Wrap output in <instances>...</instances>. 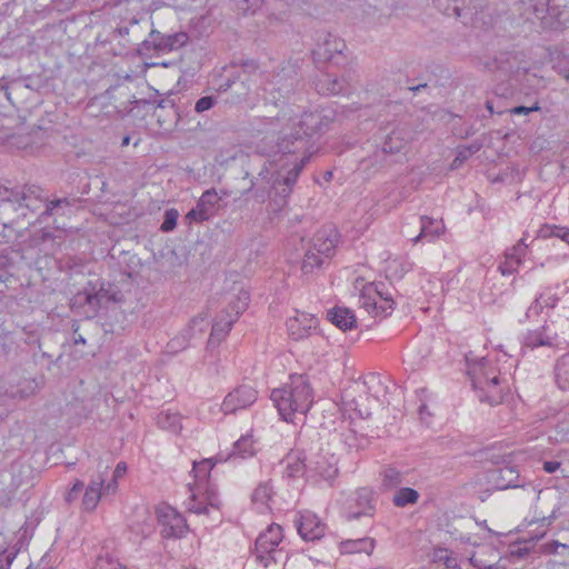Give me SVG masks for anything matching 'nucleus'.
<instances>
[{
  "mask_svg": "<svg viewBox=\"0 0 569 569\" xmlns=\"http://www.w3.org/2000/svg\"><path fill=\"white\" fill-rule=\"evenodd\" d=\"M317 320L309 315L302 313L300 317L290 318L287 321V329L290 337L295 340L303 339L311 335L316 329Z\"/></svg>",
  "mask_w": 569,
  "mask_h": 569,
  "instance_id": "22",
  "label": "nucleus"
},
{
  "mask_svg": "<svg viewBox=\"0 0 569 569\" xmlns=\"http://www.w3.org/2000/svg\"><path fill=\"white\" fill-rule=\"evenodd\" d=\"M44 201L42 189L38 186H26L19 194L16 196L18 208H27L30 211H37L39 206H33L32 201Z\"/></svg>",
  "mask_w": 569,
  "mask_h": 569,
  "instance_id": "31",
  "label": "nucleus"
},
{
  "mask_svg": "<svg viewBox=\"0 0 569 569\" xmlns=\"http://www.w3.org/2000/svg\"><path fill=\"white\" fill-rule=\"evenodd\" d=\"M298 60L281 63L271 74L264 90L271 96V101L277 104L292 93L299 82Z\"/></svg>",
  "mask_w": 569,
  "mask_h": 569,
  "instance_id": "5",
  "label": "nucleus"
},
{
  "mask_svg": "<svg viewBox=\"0 0 569 569\" xmlns=\"http://www.w3.org/2000/svg\"><path fill=\"white\" fill-rule=\"evenodd\" d=\"M343 552H366L370 555L375 549V540L371 538L350 539L341 543Z\"/></svg>",
  "mask_w": 569,
  "mask_h": 569,
  "instance_id": "34",
  "label": "nucleus"
},
{
  "mask_svg": "<svg viewBox=\"0 0 569 569\" xmlns=\"http://www.w3.org/2000/svg\"><path fill=\"white\" fill-rule=\"evenodd\" d=\"M250 301V295L246 290H240L238 296L229 302L228 309L226 311H229L232 318H236V320L239 318V316L248 308Z\"/></svg>",
  "mask_w": 569,
  "mask_h": 569,
  "instance_id": "39",
  "label": "nucleus"
},
{
  "mask_svg": "<svg viewBox=\"0 0 569 569\" xmlns=\"http://www.w3.org/2000/svg\"><path fill=\"white\" fill-rule=\"evenodd\" d=\"M561 547V548H567V545L565 543H560L556 540L551 541V542H548V543H545L542 546V551L545 553H556L557 552V549Z\"/></svg>",
  "mask_w": 569,
  "mask_h": 569,
  "instance_id": "61",
  "label": "nucleus"
},
{
  "mask_svg": "<svg viewBox=\"0 0 569 569\" xmlns=\"http://www.w3.org/2000/svg\"><path fill=\"white\" fill-rule=\"evenodd\" d=\"M323 261L325 258L310 246L305 253L301 270L303 273H311L316 268L321 267Z\"/></svg>",
  "mask_w": 569,
  "mask_h": 569,
  "instance_id": "41",
  "label": "nucleus"
},
{
  "mask_svg": "<svg viewBox=\"0 0 569 569\" xmlns=\"http://www.w3.org/2000/svg\"><path fill=\"white\" fill-rule=\"evenodd\" d=\"M74 201L76 200H70L68 198H61V199H56V200L49 201L48 203H46V209L42 212V216H50L53 213H58L59 210H62L61 214H64V208L72 207Z\"/></svg>",
  "mask_w": 569,
  "mask_h": 569,
  "instance_id": "44",
  "label": "nucleus"
},
{
  "mask_svg": "<svg viewBox=\"0 0 569 569\" xmlns=\"http://www.w3.org/2000/svg\"><path fill=\"white\" fill-rule=\"evenodd\" d=\"M435 556L438 561H442L449 569L458 567L457 559L452 557L447 549L437 550Z\"/></svg>",
  "mask_w": 569,
  "mask_h": 569,
  "instance_id": "53",
  "label": "nucleus"
},
{
  "mask_svg": "<svg viewBox=\"0 0 569 569\" xmlns=\"http://www.w3.org/2000/svg\"><path fill=\"white\" fill-rule=\"evenodd\" d=\"M538 110H540V107L536 103L532 107H525V106L515 107L510 110V112L513 114H529L530 112L538 111Z\"/></svg>",
  "mask_w": 569,
  "mask_h": 569,
  "instance_id": "59",
  "label": "nucleus"
},
{
  "mask_svg": "<svg viewBox=\"0 0 569 569\" xmlns=\"http://www.w3.org/2000/svg\"><path fill=\"white\" fill-rule=\"evenodd\" d=\"M487 481L496 490H506L509 488H519L525 486V482L520 481L518 469L513 466H505L489 470L487 472Z\"/></svg>",
  "mask_w": 569,
  "mask_h": 569,
  "instance_id": "17",
  "label": "nucleus"
},
{
  "mask_svg": "<svg viewBox=\"0 0 569 569\" xmlns=\"http://www.w3.org/2000/svg\"><path fill=\"white\" fill-rule=\"evenodd\" d=\"M340 72H333V68L327 67L316 80V90L323 96L346 94L350 90L355 79V70L351 67H337Z\"/></svg>",
  "mask_w": 569,
  "mask_h": 569,
  "instance_id": "7",
  "label": "nucleus"
},
{
  "mask_svg": "<svg viewBox=\"0 0 569 569\" xmlns=\"http://www.w3.org/2000/svg\"><path fill=\"white\" fill-rule=\"evenodd\" d=\"M557 347V335H549L548 328L542 326L540 329L528 331L523 338V347L535 349L538 347Z\"/></svg>",
  "mask_w": 569,
  "mask_h": 569,
  "instance_id": "28",
  "label": "nucleus"
},
{
  "mask_svg": "<svg viewBox=\"0 0 569 569\" xmlns=\"http://www.w3.org/2000/svg\"><path fill=\"white\" fill-rule=\"evenodd\" d=\"M539 236L547 238V237H556L559 238L566 242H569V230L567 228L557 227V226H543L539 230Z\"/></svg>",
  "mask_w": 569,
  "mask_h": 569,
  "instance_id": "47",
  "label": "nucleus"
},
{
  "mask_svg": "<svg viewBox=\"0 0 569 569\" xmlns=\"http://www.w3.org/2000/svg\"><path fill=\"white\" fill-rule=\"evenodd\" d=\"M516 10L527 21L540 20L543 26H551L548 16L555 13L556 9L549 6V0H518Z\"/></svg>",
  "mask_w": 569,
  "mask_h": 569,
  "instance_id": "12",
  "label": "nucleus"
},
{
  "mask_svg": "<svg viewBox=\"0 0 569 569\" xmlns=\"http://www.w3.org/2000/svg\"><path fill=\"white\" fill-rule=\"evenodd\" d=\"M411 270V264L403 260H392L388 263L387 271L393 278H402L408 271Z\"/></svg>",
  "mask_w": 569,
  "mask_h": 569,
  "instance_id": "48",
  "label": "nucleus"
},
{
  "mask_svg": "<svg viewBox=\"0 0 569 569\" xmlns=\"http://www.w3.org/2000/svg\"><path fill=\"white\" fill-rule=\"evenodd\" d=\"M486 67L491 71H500L505 76H510L519 70L520 60L517 53L506 51L487 62Z\"/></svg>",
  "mask_w": 569,
  "mask_h": 569,
  "instance_id": "23",
  "label": "nucleus"
},
{
  "mask_svg": "<svg viewBox=\"0 0 569 569\" xmlns=\"http://www.w3.org/2000/svg\"><path fill=\"white\" fill-rule=\"evenodd\" d=\"M257 397V391L252 387L241 385L226 396L221 409L226 415L234 413L253 405Z\"/></svg>",
  "mask_w": 569,
  "mask_h": 569,
  "instance_id": "14",
  "label": "nucleus"
},
{
  "mask_svg": "<svg viewBox=\"0 0 569 569\" xmlns=\"http://www.w3.org/2000/svg\"><path fill=\"white\" fill-rule=\"evenodd\" d=\"M330 122L331 118L322 112L310 111L303 112L297 122L283 128L277 138L273 153L293 156L301 152L302 157H295L289 170H279L270 178L261 171L257 178L251 179L250 187L242 194L251 192L261 203L270 198L268 210L274 214L280 212L287 206L300 172L313 153L311 140L325 133Z\"/></svg>",
  "mask_w": 569,
  "mask_h": 569,
  "instance_id": "1",
  "label": "nucleus"
},
{
  "mask_svg": "<svg viewBox=\"0 0 569 569\" xmlns=\"http://www.w3.org/2000/svg\"><path fill=\"white\" fill-rule=\"evenodd\" d=\"M119 291H114L110 283H100L99 288L96 283L88 282V286L79 291L72 299V306L88 305L91 313L94 316L99 309L107 306L109 302L119 300Z\"/></svg>",
  "mask_w": 569,
  "mask_h": 569,
  "instance_id": "8",
  "label": "nucleus"
},
{
  "mask_svg": "<svg viewBox=\"0 0 569 569\" xmlns=\"http://www.w3.org/2000/svg\"><path fill=\"white\" fill-rule=\"evenodd\" d=\"M83 488V482L81 480H76L72 488L66 495L67 503H72L74 500H77L80 493L82 492Z\"/></svg>",
  "mask_w": 569,
  "mask_h": 569,
  "instance_id": "55",
  "label": "nucleus"
},
{
  "mask_svg": "<svg viewBox=\"0 0 569 569\" xmlns=\"http://www.w3.org/2000/svg\"><path fill=\"white\" fill-rule=\"evenodd\" d=\"M178 212L174 209L164 212V220L161 224V230L164 232L171 231L177 226Z\"/></svg>",
  "mask_w": 569,
  "mask_h": 569,
  "instance_id": "52",
  "label": "nucleus"
},
{
  "mask_svg": "<svg viewBox=\"0 0 569 569\" xmlns=\"http://www.w3.org/2000/svg\"><path fill=\"white\" fill-rule=\"evenodd\" d=\"M217 103V98H214L213 96H204V97H201L200 99H198L196 101V104H194V111L197 113H203L208 110H210L211 108H213Z\"/></svg>",
  "mask_w": 569,
  "mask_h": 569,
  "instance_id": "50",
  "label": "nucleus"
},
{
  "mask_svg": "<svg viewBox=\"0 0 569 569\" xmlns=\"http://www.w3.org/2000/svg\"><path fill=\"white\" fill-rule=\"evenodd\" d=\"M359 302L369 313L385 318L395 308L393 295L385 282H372L363 287Z\"/></svg>",
  "mask_w": 569,
  "mask_h": 569,
  "instance_id": "6",
  "label": "nucleus"
},
{
  "mask_svg": "<svg viewBox=\"0 0 569 569\" xmlns=\"http://www.w3.org/2000/svg\"><path fill=\"white\" fill-rule=\"evenodd\" d=\"M283 533L281 526L271 523L262 531L254 541V547L251 553L256 561L268 567L271 562H278L286 559L283 553L282 542Z\"/></svg>",
  "mask_w": 569,
  "mask_h": 569,
  "instance_id": "4",
  "label": "nucleus"
},
{
  "mask_svg": "<svg viewBox=\"0 0 569 569\" xmlns=\"http://www.w3.org/2000/svg\"><path fill=\"white\" fill-rule=\"evenodd\" d=\"M189 490L191 495L187 501V508L190 512L197 515H209L210 510L220 509L221 502L219 501L218 506H212L209 501L206 490L199 492L196 488L191 487V485H189Z\"/></svg>",
  "mask_w": 569,
  "mask_h": 569,
  "instance_id": "24",
  "label": "nucleus"
},
{
  "mask_svg": "<svg viewBox=\"0 0 569 569\" xmlns=\"http://www.w3.org/2000/svg\"><path fill=\"white\" fill-rule=\"evenodd\" d=\"M296 523L299 535L305 540L315 541L325 535V523L315 513L305 512L300 515Z\"/></svg>",
  "mask_w": 569,
  "mask_h": 569,
  "instance_id": "19",
  "label": "nucleus"
},
{
  "mask_svg": "<svg viewBox=\"0 0 569 569\" xmlns=\"http://www.w3.org/2000/svg\"><path fill=\"white\" fill-rule=\"evenodd\" d=\"M236 318H232L229 311L221 312L212 325L209 343L220 342L230 331Z\"/></svg>",
  "mask_w": 569,
  "mask_h": 569,
  "instance_id": "32",
  "label": "nucleus"
},
{
  "mask_svg": "<svg viewBox=\"0 0 569 569\" xmlns=\"http://www.w3.org/2000/svg\"><path fill=\"white\" fill-rule=\"evenodd\" d=\"M496 371V367L486 362H481L468 371L479 401L490 406L498 405L503 399L502 390L499 387L500 378Z\"/></svg>",
  "mask_w": 569,
  "mask_h": 569,
  "instance_id": "3",
  "label": "nucleus"
},
{
  "mask_svg": "<svg viewBox=\"0 0 569 569\" xmlns=\"http://www.w3.org/2000/svg\"><path fill=\"white\" fill-rule=\"evenodd\" d=\"M347 46L345 41L328 33L321 42L312 50L316 62H325L329 68L349 66V58L345 53Z\"/></svg>",
  "mask_w": 569,
  "mask_h": 569,
  "instance_id": "9",
  "label": "nucleus"
},
{
  "mask_svg": "<svg viewBox=\"0 0 569 569\" xmlns=\"http://www.w3.org/2000/svg\"><path fill=\"white\" fill-rule=\"evenodd\" d=\"M156 513L163 538H181L187 532L186 519L171 506L162 503L157 507Z\"/></svg>",
  "mask_w": 569,
  "mask_h": 569,
  "instance_id": "11",
  "label": "nucleus"
},
{
  "mask_svg": "<svg viewBox=\"0 0 569 569\" xmlns=\"http://www.w3.org/2000/svg\"><path fill=\"white\" fill-rule=\"evenodd\" d=\"M528 248L526 234L510 249L515 257H522Z\"/></svg>",
  "mask_w": 569,
  "mask_h": 569,
  "instance_id": "58",
  "label": "nucleus"
},
{
  "mask_svg": "<svg viewBox=\"0 0 569 569\" xmlns=\"http://www.w3.org/2000/svg\"><path fill=\"white\" fill-rule=\"evenodd\" d=\"M157 109H159L166 113V114H161V113H157V111L154 112V114L158 118V122L161 127H163L164 123L167 122L166 118H169V120H173L174 123L178 122L180 114H179V111L176 108L172 100L161 99L157 104Z\"/></svg>",
  "mask_w": 569,
  "mask_h": 569,
  "instance_id": "36",
  "label": "nucleus"
},
{
  "mask_svg": "<svg viewBox=\"0 0 569 569\" xmlns=\"http://www.w3.org/2000/svg\"><path fill=\"white\" fill-rule=\"evenodd\" d=\"M92 569H129L110 555L98 556Z\"/></svg>",
  "mask_w": 569,
  "mask_h": 569,
  "instance_id": "46",
  "label": "nucleus"
},
{
  "mask_svg": "<svg viewBox=\"0 0 569 569\" xmlns=\"http://www.w3.org/2000/svg\"><path fill=\"white\" fill-rule=\"evenodd\" d=\"M187 34L183 32L174 34H162L157 30H151L149 39H146L141 43V50L149 51L153 49L156 51H172L181 47L186 40Z\"/></svg>",
  "mask_w": 569,
  "mask_h": 569,
  "instance_id": "16",
  "label": "nucleus"
},
{
  "mask_svg": "<svg viewBox=\"0 0 569 569\" xmlns=\"http://www.w3.org/2000/svg\"><path fill=\"white\" fill-rule=\"evenodd\" d=\"M221 199L222 197L218 194L214 188L206 190L199 198L196 207L188 212L186 218L194 222L209 220L216 214Z\"/></svg>",
  "mask_w": 569,
  "mask_h": 569,
  "instance_id": "15",
  "label": "nucleus"
},
{
  "mask_svg": "<svg viewBox=\"0 0 569 569\" xmlns=\"http://www.w3.org/2000/svg\"><path fill=\"white\" fill-rule=\"evenodd\" d=\"M543 309L541 297H538L526 312V317L530 319L532 316H538Z\"/></svg>",
  "mask_w": 569,
  "mask_h": 569,
  "instance_id": "57",
  "label": "nucleus"
},
{
  "mask_svg": "<svg viewBox=\"0 0 569 569\" xmlns=\"http://www.w3.org/2000/svg\"><path fill=\"white\" fill-rule=\"evenodd\" d=\"M373 492L369 488H361L356 491V507L357 510L349 511L347 515L348 520L358 519L360 517H372L375 511Z\"/></svg>",
  "mask_w": 569,
  "mask_h": 569,
  "instance_id": "21",
  "label": "nucleus"
},
{
  "mask_svg": "<svg viewBox=\"0 0 569 569\" xmlns=\"http://www.w3.org/2000/svg\"><path fill=\"white\" fill-rule=\"evenodd\" d=\"M308 475L311 478H319L325 481L331 482L338 475V468L333 456L328 458L323 455H318L315 461H310Z\"/></svg>",
  "mask_w": 569,
  "mask_h": 569,
  "instance_id": "20",
  "label": "nucleus"
},
{
  "mask_svg": "<svg viewBox=\"0 0 569 569\" xmlns=\"http://www.w3.org/2000/svg\"><path fill=\"white\" fill-rule=\"evenodd\" d=\"M16 555V552H7V550L0 551V569H9Z\"/></svg>",
  "mask_w": 569,
  "mask_h": 569,
  "instance_id": "56",
  "label": "nucleus"
},
{
  "mask_svg": "<svg viewBox=\"0 0 569 569\" xmlns=\"http://www.w3.org/2000/svg\"><path fill=\"white\" fill-rule=\"evenodd\" d=\"M19 194L18 190L10 189L8 187H0V210L7 211L11 208L16 209L17 204L16 196Z\"/></svg>",
  "mask_w": 569,
  "mask_h": 569,
  "instance_id": "43",
  "label": "nucleus"
},
{
  "mask_svg": "<svg viewBox=\"0 0 569 569\" xmlns=\"http://www.w3.org/2000/svg\"><path fill=\"white\" fill-rule=\"evenodd\" d=\"M157 423L160 428L171 432L181 430V418L178 413L160 412L157 418Z\"/></svg>",
  "mask_w": 569,
  "mask_h": 569,
  "instance_id": "40",
  "label": "nucleus"
},
{
  "mask_svg": "<svg viewBox=\"0 0 569 569\" xmlns=\"http://www.w3.org/2000/svg\"><path fill=\"white\" fill-rule=\"evenodd\" d=\"M561 463L556 460L545 461L543 462V470L547 473H553L560 468Z\"/></svg>",
  "mask_w": 569,
  "mask_h": 569,
  "instance_id": "64",
  "label": "nucleus"
},
{
  "mask_svg": "<svg viewBox=\"0 0 569 569\" xmlns=\"http://www.w3.org/2000/svg\"><path fill=\"white\" fill-rule=\"evenodd\" d=\"M214 467L212 459H203L200 462H193L192 473L194 482L191 487L196 488L199 492L206 490L209 501L212 506L219 505V496L217 489L210 483V471Z\"/></svg>",
  "mask_w": 569,
  "mask_h": 569,
  "instance_id": "13",
  "label": "nucleus"
},
{
  "mask_svg": "<svg viewBox=\"0 0 569 569\" xmlns=\"http://www.w3.org/2000/svg\"><path fill=\"white\" fill-rule=\"evenodd\" d=\"M419 492L409 487L399 488L393 495L392 502L396 507L403 508L409 505H415L419 500Z\"/></svg>",
  "mask_w": 569,
  "mask_h": 569,
  "instance_id": "37",
  "label": "nucleus"
},
{
  "mask_svg": "<svg viewBox=\"0 0 569 569\" xmlns=\"http://www.w3.org/2000/svg\"><path fill=\"white\" fill-rule=\"evenodd\" d=\"M555 377L560 389L569 390V352L557 361L555 366Z\"/></svg>",
  "mask_w": 569,
  "mask_h": 569,
  "instance_id": "35",
  "label": "nucleus"
},
{
  "mask_svg": "<svg viewBox=\"0 0 569 569\" xmlns=\"http://www.w3.org/2000/svg\"><path fill=\"white\" fill-rule=\"evenodd\" d=\"M106 478L99 473L96 479H92L87 486L83 498L82 507L86 511H92L97 508L100 499L103 497L102 486Z\"/></svg>",
  "mask_w": 569,
  "mask_h": 569,
  "instance_id": "27",
  "label": "nucleus"
},
{
  "mask_svg": "<svg viewBox=\"0 0 569 569\" xmlns=\"http://www.w3.org/2000/svg\"><path fill=\"white\" fill-rule=\"evenodd\" d=\"M552 69H555L569 82V60L566 57H558V60L553 63Z\"/></svg>",
  "mask_w": 569,
  "mask_h": 569,
  "instance_id": "54",
  "label": "nucleus"
},
{
  "mask_svg": "<svg viewBox=\"0 0 569 569\" xmlns=\"http://www.w3.org/2000/svg\"><path fill=\"white\" fill-rule=\"evenodd\" d=\"M272 495V488L268 482L260 483L252 493V501L254 503H260L262 506H267Z\"/></svg>",
  "mask_w": 569,
  "mask_h": 569,
  "instance_id": "45",
  "label": "nucleus"
},
{
  "mask_svg": "<svg viewBox=\"0 0 569 569\" xmlns=\"http://www.w3.org/2000/svg\"><path fill=\"white\" fill-rule=\"evenodd\" d=\"M117 488H118V479L112 477V479L110 481H108L107 483L103 482V486H102L103 496L114 493Z\"/></svg>",
  "mask_w": 569,
  "mask_h": 569,
  "instance_id": "60",
  "label": "nucleus"
},
{
  "mask_svg": "<svg viewBox=\"0 0 569 569\" xmlns=\"http://www.w3.org/2000/svg\"><path fill=\"white\" fill-rule=\"evenodd\" d=\"M282 462L284 463L283 477L286 478L296 479L308 473L309 466L306 465L305 457L298 452H290Z\"/></svg>",
  "mask_w": 569,
  "mask_h": 569,
  "instance_id": "29",
  "label": "nucleus"
},
{
  "mask_svg": "<svg viewBox=\"0 0 569 569\" xmlns=\"http://www.w3.org/2000/svg\"><path fill=\"white\" fill-rule=\"evenodd\" d=\"M259 69L258 63L254 60L243 61L240 64H232L228 70V74L223 77V81L219 84L218 90L220 92H226L231 89L233 86H239V99H246L249 88V80L252 74H254Z\"/></svg>",
  "mask_w": 569,
  "mask_h": 569,
  "instance_id": "10",
  "label": "nucleus"
},
{
  "mask_svg": "<svg viewBox=\"0 0 569 569\" xmlns=\"http://www.w3.org/2000/svg\"><path fill=\"white\" fill-rule=\"evenodd\" d=\"M37 392L38 385L34 381H26L17 389L14 396L19 397L20 399H28L34 396Z\"/></svg>",
  "mask_w": 569,
  "mask_h": 569,
  "instance_id": "49",
  "label": "nucleus"
},
{
  "mask_svg": "<svg viewBox=\"0 0 569 569\" xmlns=\"http://www.w3.org/2000/svg\"><path fill=\"white\" fill-rule=\"evenodd\" d=\"M338 239L339 233L336 228L325 227L315 233L311 247L325 259H328L333 256Z\"/></svg>",
  "mask_w": 569,
  "mask_h": 569,
  "instance_id": "18",
  "label": "nucleus"
},
{
  "mask_svg": "<svg viewBox=\"0 0 569 569\" xmlns=\"http://www.w3.org/2000/svg\"><path fill=\"white\" fill-rule=\"evenodd\" d=\"M402 482L403 476L398 469L393 467H388L383 470L381 482V487L383 490L388 491L397 489L400 485H402Z\"/></svg>",
  "mask_w": 569,
  "mask_h": 569,
  "instance_id": "38",
  "label": "nucleus"
},
{
  "mask_svg": "<svg viewBox=\"0 0 569 569\" xmlns=\"http://www.w3.org/2000/svg\"><path fill=\"white\" fill-rule=\"evenodd\" d=\"M409 140V133L405 129H393L388 133L382 143V151L387 154L400 152Z\"/></svg>",
  "mask_w": 569,
  "mask_h": 569,
  "instance_id": "30",
  "label": "nucleus"
},
{
  "mask_svg": "<svg viewBox=\"0 0 569 569\" xmlns=\"http://www.w3.org/2000/svg\"><path fill=\"white\" fill-rule=\"evenodd\" d=\"M270 398L284 421H292L296 413L305 415L312 405V391L303 376H291L290 382L273 389Z\"/></svg>",
  "mask_w": 569,
  "mask_h": 569,
  "instance_id": "2",
  "label": "nucleus"
},
{
  "mask_svg": "<svg viewBox=\"0 0 569 569\" xmlns=\"http://www.w3.org/2000/svg\"><path fill=\"white\" fill-rule=\"evenodd\" d=\"M433 224V220L428 217H421V231L418 237L413 239V242H418L421 238L431 236L435 237L437 230H433L431 226Z\"/></svg>",
  "mask_w": 569,
  "mask_h": 569,
  "instance_id": "51",
  "label": "nucleus"
},
{
  "mask_svg": "<svg viewBox=\"0 0 569 569\" xmlns=\"http://www.w3.org/2000/svg\"><path fill=\"white\" fill-rule=\"evenodd\" d=\"M327 319L342 331L351 330L357 326L353 311L346 307H335L328 310Z\"/></svg>",
  "mask_w": 569,
  "mask_h": 569,
  "instance_id": "26",
  "label": "nucleus"
},
{
  "mask_svg": "<svg viewBox=\"0 0 569 569\" xmlns=\"http://www.w3.org/2000/svg\"><path fill=\"white\" fill-rule=\"evenodd\" d=\"M207 326L206 317L197 316L192 318L188 327L181 331L180 336L171 340V346L174 347L179 345L182 349L186 348L192 338L201 336L204 332Z\"/></svg>",
  "mask_w": 569,
  "mask_h": 569,
  "instance_id": "25",
  "label": "nucleus"
},
{
  "mask_svg": "<svg viewBox=\"0 0 569 569\" xmlns=\"http://www.w3.org/2000/svg\"><path fill=\"white\" fill-rule=\"evenodd\" d=\"M447 10H451V14L456 18H466L468 14L465 8L459 7L456 2L452 6H449ZM447 14L450 16V12H447Z\"/></svg>",
  "mask_w": 569,
  "mask_h": 569,
  "instance_id": "63",
  "label": "nucleus"
},
{
  "mask_svg": "<svg viewBox=\"0 0 569 569\" xmlns=\"http://www.w3.org/2000/svg\"><path fill=\"white\" fill-rule=\"evenodd\" d=\"M521 263V257H515L510 249L505 252V260L500 262L498 269L503 276L512 274Z\"/></svg>",
  "mask_w": 569,
  "mask_h": 569,
  "instance_id": "42",
  "label": "nucleus"
},
{
  "mask_svg": "<svg viewBox=\"0 0 569 569\" xmlns=\"http://www.w3.org/2000/svg\"><path fill=\"white\" fill-rule=\"evenodd\" d=\"M254 440L251 435L242 436L239 440H237L233 445V451L230 453L229 458L240 457L242 459L251 458L256 455Z\"/></svg>",
  "mask_w": 569,
  "mask_h": 569,
  "instance_id": "33",
  "label": "nucleus"
},
{
  "mask_svg": "<svg viewBox=\"0 0 569 569\" xmlns=\"http://www.w3.org/2000/svg\"><path fill=\"white\" fill-rule=\"evenodd\" d=\"M139 535L142 536V538L149 537L153 532V523L152 520L144 521L140 529L137 530Z\"/></svg>",
  "mask_w": 569,
  "mask_h": 569,
  "instance_id": "62",
  "label": "nucleus"
}]
</instances>
